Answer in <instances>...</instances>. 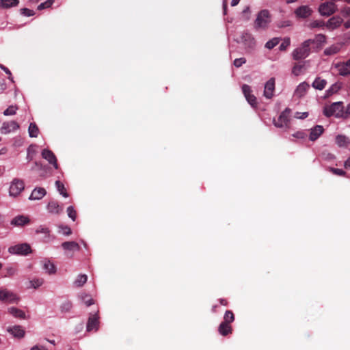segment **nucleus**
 <instances>
[{
	"mask_svg": "<svg viewBox=\"0 0 350 350\" xmlns=\"http://www.w3.org/2000/svg\"><path fill=\"white\" fill-rule=\"evenodd\" d=\"M343 104L342 102L332 103L330 106L325 107L323 113L327 117L335 116L337 118L344 116Z\"/></svg>",
	"mask_w": 350,
	"mask_h": 350,
	"instance_id": "nucleus-1",
	"label": "nucleus"
},
{
	"mask_svg": "<svg viewBox=\"0 0 350 350\" xmlns=\"http://www.w3.org/2000/svg\"><path fill=\"white\" fill-rule=\"evenodd\" d=\"M312 51V48L310 47L308 44L305 40L301 43V44L296 48L292 53L293 59L295 60H300L302 59H305L309 56L310 52Z\"/></svg>",
	"mask_w": 350,
	"mask_h": 350,
	"instance_id": "nucleus-2",
	"label": "nucleus"
},
{
	"mask_svg": "<svg viewBox=\"0 0 350 350\" xmlns=\"http://www.w3.org/2000/svg\"><path fill=\"white\" fill-rule=\"evenodd\" d=\"M327 38L324 34H317L313 39L306 40V42L310 47L312 48V51H318L321 50L324 44L326 43Z\"/></svg>",
	"mask_w": 350,
	"mask_h": 350,
	"instance_id": "nucleus-3",
	"label": "nucleus"
},
{
	"mask_svg": "<svg viewBox=\"0 0 350 350\" xmlns=\"http://www.w3.org/2000/svg\"><path fill=\"white\" fill-rule=\"evenodd\" d=\"M269 12L267 10H262L258 12L256 19L254 22V26L256 29H265L270 23Z\"/></svg>",
	"mask_w": 350,
	"mask_h": 350,
	"instance_id": "nucleus-4",
	"label": "nucleus"
},
{
	"mask_svg": "<svg viewBox=\"0 0 350 350\" xmlns=\"http://www.w3.org/2000/svg\"><path fill=\"white\" fill-rule=\"evenodd\" d=\"M291 110L286 108L281 113L277 120H273L274 125L278 128H288L289 126V116Z\"/></svg>",
	"mask_w": 350,
	"mask_h": 350,
	"instance_id": "nucleus-5",
	"label": "nucleus"
},
{
	"mask_svg": "<svg viewBox=\"0 0 350 350\" xmlns=\"http://www.w3.org/2000/svg\"><path fill=\"white\" fill-rule=\"evenodd\" d=\"M25 189V183L22 180L14 178L10 187V196L13 197L18 196Z\"/></svg>",
	"mask_w": 350,
	"mask_h": 350,
	"instance_id": "nucleus-6",
	"label": "nucleus"
},
{
	"mask_svg": "<svg viewBox=\"0 0 350 350\" xmlns=\"http://www.w3.org/2000/svg\"><path fill=\"white\" fill-rule=\"evenodd\" d=\"M336 10V5L332 1L321 3L319 7V12L321 16H329Z\"/></svg>",
	"mask_w": 350,
	"mask_h": 350,
	"instance_id": "nucleus-7",
	"label": "nucleus"
},
{
	"mask_svg": "<svg viewBox=\"0 0 350 350\" xmlns=\"http://www.w3.org/2000/svg\"><path fill=\"white\" fill-rule=\"evenodd\" d=\"M242 92L248 103L254 108L257 107L258 103L256 96L252 94L251 87L247 84L242 86Z\"/></svg>",
	"mask_w": 350,
	"mask_h": 350,
	"instance_id": "nucleus-8",
	"label": "nucleus"
},
{
	"mask_svg": "<svg viewBox=\"0 0 350 350\" xmlns=\"http://www.w3.org/2000/svg\"><path fill=\"white\" fill-rule=\"evenodd\" d=\"M0 301L8 303H16L18 301V298L14 293L5 288H0Z\"/></svg>",
	"mask_w": 350,
	"mask_h": 350,
	"instance_id": "nucleus-9",
	"label": "nucleus"
},
{
	"mask_svg": "<svg viewBox=\"0 0 350 350\" xmlns=\"http://www.w3.org/2000/svg\"><path fill=\"white\" fill-rule=\"evenodd\" d=\"M9 252L10 253L22 254V255H27L31 253V247L27 243L19 244L13 247H10L9 248Z\"/></svg>",
	"mask_w": 350,
	"mask_h": 350,
	"instance_id": "nucleus-10",
	"label": "nucleus"
},
{
	"mask_svg": "<svg viewBox=\"0 0 350 350\" xmlns=\"http://www.w3.org/2000/svg\"><path fill=\"white\" fill-rule=\"evenodd\" d=\"M343 23V19L338 16H335L332 18H330L326 23H325V27L330 30H334L337 28H338Z\"/></svg>",
	"mask_w": 350,
	"mask_h": 350,
	"instance_id": "nucleus-11",
	"label": "nucleus"
},
{
	"mask_svg": "<svg viewBox=\"0 0 350 350\" xmlns=\"http://www.w3.org/2000/svg\"><path fill=\"white\" fill-rule=\"evenodd\" d=\"M241 42L245 45L247 51L250 52L251 50L254 49L256 46V42L252 36L247 33H243L241 36Z\"/></svg>",
	"mask_w": 350,
	"mask_h": 350,
	"instance_id": "nucleus-12",
	"label": "nucleus"
},
{
	"mask_svg": "<svg viewBox=\"0 0 350 350\" xmlns=\"http://www.w3.org/2000/svg\"><path fill=\"white\" fill-rule=\"evenodd\" d=\"M295 14L298 18H306L309 17L312 13V9L308 5H301L295 10Z\"/></svg>",
	"mask_w": 350,
	"mask_h": 350,
	"instance_id": "nucleus-13",
	"label": "nucleus"
},
{
	"mask_svg": "<svg viewBox=\"0 0 350 350\" xmlns=\"http://www.w3.org/2000/svg\"><path fill=\"white\" fill-rule=\"evenodd\" d=\"M19 129V124L15 121L5 122L1 128V133L8 134Z\"/></svg>",
	"mask_w": 350,
	"mask_h": 350,
	"instance_id": "nucleus-14",
	"label": "nucleus"
},
{
	"mask_svg": "<svg viewBox=\"0 0 350 350\" xmlns=\"http://www.w3.org/2000/svg\"><path fill=\"white\" fill-rule=\"evenodd\" d=\"M42 157L53 165L55 169L58 168L56 157L51 150L44 149L42 152Z\"/></svg>",
	"mask_w": 350,
	"mask_h": 350,
	"instance_id": "nucleus-15",
	"label": "nucleus"
},
{
	"mask_svg": "<svg viewBox=\"0 0 350 350\" xmlns=\"http://www.w3.org/2000/svg\"><path fill=\"white\" fill-rule=\"evenodd\" d=\"M275 90V79L271 78L265 85L264 96L267 98H271Z\"/></svg>",
	"mask_w": 350,
	"mask_h": 350,
	"instance_id": "nucleus-16",
	"label": "nucleus"
},
{
	"mask_svg": "<svg viewBox=\"0 0 350 350\" xmlns=\"http://www.w3.org/2000/svg\"><path fill=\"white\" fill-rule=\"evenodd\" d=\"M46 209L49 213L54 215H59L63 211V207L61 206L57 201H50L47 206Z\"/></svg>",
	"mask_w": 350,
	"mask_h": 350,
	"instance_id": "nucleus-17",
	"label": "nucleus"
},
{
	"mask_svg": "<svg viewBox=\"0 0 350 350\" xmlns=\"http://www.w3.org/2000/svg\"><path fill=\"white\" fill-rule=\"evenodd\" d=\"M98 317L97 314H92L88 319L87 323V331L97 330L98 327Z\"/></svg>",
	"mask_w": 350,
	"mask_h": 350,
	"instance_id": "nucleus-18",
	"label": "nucleus"
},
{
	"mask_svg": "<svg viewBox=\"0 0 350 350\" xmlns=\"http://www.w3.org/2000/svg\"><path fill=\"white\" fill-rule=\"evenodd\" d=\"M338 73L342 76L350 75V59L346 62L336 64Z\"/></svg>",
	"mask_w": 350,
	"mask_h": 350,
	"instance_id": "nucleus-19",
	"label": "nucleus"
},
{
	"mask_svg": "<svg viewBox=\"0 0 350 350\" xmlns=\"http://www.w3.org/2000/svg\"><path fill=\"white\" fill-rule=\"evenodd\" d=\"M8 332L13 335L15 338H23L25 334V330L20 325H14L7 328Z\"/></svg>",
	"mask_w": 350,
	"mask_h": 350,
	"instance_id": "nucleus-20",
	"label": "nucleus"
},
{
	"mask_svg": "<svg viewBox=\"0 0 350 350\" xmlns=\"http://www.w3.org/2000/svg\"><path fill=\"white\" fill-rule=\"evenodd\" d=\"M324 129L321 125H317L310 130L309 139L314 142L317 140L323 133Z\"/></svg>",
	"mask_w": 350,
	"mask_h": 350,
	"instance_id": "nucleus-21",
	"label": "nucleus"
},
{
	"mask_svg": "<svg viewBox=\"0 0 350 350\" xmlns=\"http://www.w3.org/2000/svg\"><path fill=\"white\" fill-rule=\"evenodd\" d=\"M30 220L28 217L25 215H18L12 219L10 224L15 226H23L29 224Z\"/></svg>",
	"mask_w": 350,
	"mask_h": 350,
	"instance_id": "nucleus-22",
	"label": "nucleus"
},
{
	"mask_svg": "<svg viewBox=\"0 0 350 350\" xmlns=\"http://www.w3.org/2000/svg\"><path fill=\"white\" fill-rule=\"evenodd\" d=\"M46 193L45 189L42 187H36L31 192L29 200H36L42 199Z\"/></svg>",
	"mask_w": 350,
	"mask_h": 350,
	"instance_id": "nucleus-23",
	"label": "nucleus"
},
{
	"mask_svg": "<svg viewBox=\"0 0 350 350\" xmlns=\"http://www.w3.org/2000/svg\"><path fill=\"white\" fill-rule=\"evenodd\" d=\"M218 332L221 335L226 336L232 334V328L230 323L221 322L219 325Z\"/></svg>",
	"mask_w": 350,
	"mask_h": 350,
	"instance_id": "nucleus-24",
	"label": "nucleus"
},
{
	"mask_svg": "<svg viewBox=\"0 0 350 350\" xmlns=\"http://www.w3.org/2000/svg\"><path fill=\"white\" fill-rule=\"evenodd\" d=\"M43 269L49 274H54L56 272V267L49 260L45 259L42 261Z\"/></svg>",
	"mask_w": 350,
	"mask_h": 350,
	"instance_id": "nucleus-25",
	"label": "nucleus"
},
{
	"mask_svg": "<svg viewBox=\"0 0 350 350\" xmlns=\"http://www.w3.org/2000/svg\"><path fill=\"white\" fill-rule=\"evenodd\" d=\"M62 247L64 250L75 251L79 250L80 246L75 241H66L62 244Z\"/></svg>",
	"mask_w": 350,
	"mask_h": 350,
	"instance_id": "nucleus-26",
	"label": "nucleus"
},
{
	"mask_svg": "<svg viewBox=\"0 0 350 350\" xmlns=\"http://www.w3.org/2000/svg\"><path fill=\"white\" fill-rule=\"evenodd\" d=\"M8 312L15 318L21 319H25L26 318L25 313L22 310L15 307H11L8 308Z\"/></svg>",
	"mask_w": 350,
	"mask_h": 350,
	"instance_id": "nucleus-27",
	"label": "nucleus"
},
{
	"mask_svg": "<svg viewBox=\"0 0 350 350\" xmlns=\"http://www.w3.org/2000/svg\"><path fill=\"white\" fill-rule=\"evenodd\" d=\"M309 85L307 83H301L297 86L295 94L299 98H301L306 94Z\"/></svg>",
	"mask_w": 350,
	"mask_h": 350,
	"instance_id": "nucleus-28",
	"label": "nucleus"
},
{
	"mask_svg": "<svg viewBox=\"0 0 350 350\" xmlns=\"http://www.w3.org/2000/svg\"><path fill=\"white\" fill-rule=\"evenodd\" d=\"M18 3V0H0V8H10L17 6Z\"/></svg>",
	"mask_w": 350,
	"mask_h": 350,
	"instance_id": "nucleus-29",
	"label": "nucleus"
},
{
	"mask_svg": "<svg viewBox=\"0 0 350 350\" xmlns=\"http://www.w3.org/2000/svg\"><path fill=\"white\" fill-rule=\"evenodd\" d=\"M327 81L320 77H317L312 83V87L317 90H322L325 88Z\"/></svg>",
	"mask_w": 350,
	"mask_h": 350,
	"instance_id": "nucleus-30",
	"label": "nucleus"
},
{
	"mask_svg": "<svg viewBox=\"0 0 350 350\" xmlns=\"http://www.w3.org/2000/svg\"><path fill=\"white\" fill-rule=\"evenodd\" d=\"M29 134L31 137H36L39 133V129L36 123H30L28 129Z\"/></svg>",
	"mask_w": 350,
	"mask_h": 350,
	"instance_id": "nucleus-31",
	"label": "nucleus"
},
{
	"mask_svg": "<svg viewBox=\"0 0 350 350\" xmlns=\"http://www.w3.org/2000/svg\"><path fill=\"white\" fill-rule=\"evenodd\" d=\"M305 64L300 63H295L292 68V73L295 76H299L303 72Z\"/></svg>",
	"mask_w": 350,
	"mask_h": 350,
	"instance_id": "nucleus-32",
	"label": "nucleus"
},
{
	"mask_svg": "<svg viewBox=\"0 0 350 350\" xmlns=\"http://www.w3.org/2000/svg\"><path fill=\"white\" fill-rule=\"evenodd\" d=\"M340 51V46L336 44L332 45L331 46L327 48L324 51V54L325 55H332L338 53Z\"/></svg>",
	"mask_w": 350,
	"mask_h": 350,
	"instance_id": "nucleus-33",
	"label": "nucleus"
},
{
	"mask_svg": "<svg viewBox=\"0 0 350 350\" xmlns=\"http://www.w3.org/2000/svg\"><path fill=\"white\" fill-rule=\"evenodd\" d=\"M88 280V276L85 274L79 275L77 279L75 280L74 284L77 287L82 286L84 284L86 283Z\"/></svg>",
	"mask_w": 350,
	"mask_h": 350,
	"instance_id": "nucleus-34",
	"label": "nucleus"
},
{
	"mask_svg": "<svg viewBox=\"0 0 350 350\" xmlns=\"http://www.w3.org/2000/svg\"><path fill=\"white\" fill-rule=\"evenodd\" d=\"M36 234L42 233L45 234V238L47 239V240H45V241H48L50 238V230L49 228L45 227L44 226H40L36 230Z\"/></svg>",
	"mask_w": 350,
	"mask_h": 350,
	"instance_id": "nucleus-35",
	"label": "nucleus"
},
{
	"mask_svg": "<svg viewBox=\"0 0 350 350\" xmlns=\"http://www.w3.org/2000/svg\"><path fill=\"white\" fill-rule=\"evenodd\" d=\"M336 144L340 146H347L349 144V139L345 135H338L336 138Z\"/></svg>",
	"mask_w": 350,
	"mask_h": 350,
	"instance_id": "nucleus-36",
	"label": "nucleus"
},
{
	"mask_svg": "<svg viewBox=\"0 0 350 350\" xmlns=\"http://www.w3.org/2000/svg\"><path fill=\"white\" fill-rule=\"evenodd\" d=\"M234 321V315L231 310H226L224 317V323H231Z\"/></svg>",
	"mask_w": 350,
	"mask_h": 350,
	"instance_id": "nucleus-37",
	"label": "nucleus"
},
{
	"mask_svg": "<svg viewBox=\"0 0 350 350\" xmlns=\"http://www.w3.org/2000/svg\"><path fill=\"white\" fill-rule=\"evenodd\" d=\"M55 185L57 186L58 191L65 198H67L68 196V193L66 191V188L64 185V184L60 182L59 180H57L55 182Z\"/></svg>",
	"mask_w": 350,
	"mask_h": 350,
	"instance_id": "nucleus-38",
	"label": "nucleus"
},
{
	"mask_svg": "<svg viewBox=\"0 0 350 350\" xmlns=\"http://www.w3.org/2000/svg\"><path fill=\"white\" fill-rule=\"evenodd\" d=\"M81 299L86 305V306H90L94 304V299L90 297V295L88 294H81Z\"/></svg>",
	"mask_w": 350,
	"mask_h": 350,
	"instance_id": "nucleus-39",
	"label": "nucleus"
},
{
	"mask_svg": "<svg viewBox=\"0 0 350 350\" xmlns=\"http://www.w3.org/2000/svg\"><path fill=\"white\" fill-rule=\"evenodd\" d=\"M324 27H325V23L323 20H315L309 25V27L311 29L317 27L323 28Z\"/></svg>",
	"mask_w": 350,
	"mask_h": 350,
	"instance_id": "nucleus-40",
	"label": "nucleus"
},
{
	"mask_svg": "<svg viewBox=\"0 0 350 350\" xmlns=\"http://www.w3.org/2000/svg\"><path fill=\"white\" fill-rule=\"evenodd\" d=\"M44 283V280L42 278H35L32 280L29 281V284L33 288H38L40 286H42Z\"/></svg>",
	"mask_w": 350,
	"mask_h": 350,
	"instance_id": "nucleus-41",
	"label": "nucleus"
},
{
	"mask_svg": "<svg viewBox=\"0 0 350 350\" xmlns=\"http://www.w3.org/2000/svg\"><path fill=\"white\" fill-rule=\"evenodd\" d=\"M280 40H279V38H274L270 40H269L266 44H265V46L269 49H272L273 48H274L276 45L278 44Z\"/></svg>",
	"mask_w": 350,
	"mask_h": 350,
	"instance_id": "nucleus-42",
	"label": "nucleus"
},
{
	"mask_svg": "<svg viewBox=\"0 0 350 350\" xmlns=\"http://www.w3.org/2000/svg\"><path fill=\"white\" fill-rule=\"evenodd\" d=\"M72 307V304L70 301H66L61 305V310L64 312H69Z\"/></svg>",
	"mask_w": 350,
	"mask_h": 350,
	"instance_id": "nucleus-43",
	"label": "nucleus"
},
{
	"mask_svg": "<svg viewBox=\"0 0 350 350\" xmlns=\"http://www.w3.org/2000/svg\"><path fill=\"white\" fill-rule=\"evenodd\" d=\"M18 107L16 106L11 105L4 111L3 114L5 116L14 115Z\"/></svg>",
	"mask_w": 350,
	"mask_h": 350,
	"instance_id": "nucleus-44",
	"label": "nucleus"
},
{
	"mask_svg": "<svg viewBox=\"0 0 350 350\" xmlns=\"http://www.w3.org/2000/svg\"><path fill=\"white\" fill-rule=\"evenodd\" d=\"M67 213L70 218H71L73 221H75L77 217V212L74 209L73 206H70L67 208Z\"/></svg>",
	"mask_w": 350,
	"mask_h": 350,
	"instance_id": "nucleus-45",
	"label": "nucleus"
},
{
	"mask_svg": "<svg viewBox=\"0 0 350 350\" xmlns=\"http://www.w3.org/2000/svg\"><path fill=\"white\" fill-rule=\"evenodd\" d=\"M54 2V0H47L46 1L42 3L38 7V10H41L45 8H50Z\"/></svg>",
	"mask_w": 350,
	"mask_h": 350,
	"instance_id": "nucleus-46",
	"label": "nucleus"
},
{
	"mask_svg": "<svg viewBox=\"0 0 350 350\" xmlns=\"http://www.w3.org/2000/svg\"><path fill=\"white\" fill-rule=\"evenodd\" d=\"M329 172L337 176H345L346 175V172L341 169L329 167Z\"/></svg>",
	"mask_w": 350,
	"mask_h": 350,
	"instance_id": "nucleus-47",
	"label": "nucleus"
},
{
	"mask_svg": "<svg viewBox=\"0 0 350 350\" xmlns=\"http://www.w3.org/2000/svg\"><path fill=\"white\" fill-rule=\"evenodd\" d=\"M291 40L289 38H285L281 44L280 45V51H285L286 48L290 45Z\"/></svg>",
	"mask_w": 350,
	"mask_h": 350,
	"instance_id": "nucleus-48",
	"label": "nucleus"
},
{
	"mask_svg": "<svg viewBox=\"0 0 350 350\" xmlns=\"http://www.w3.org/2000/svg\"><path fill=\"white\" fill-rule=\"evenodd\" d=\"M340 88V86L337 84V83H335V84H333L330 88L329 89L327 90V94L329 95H332L333 94H335L336 93Z\"/></svg>",
	"mask_w": 350,
	"mask_h": 350,
	"instance_id": "nucleus-49",
	"label": "nucleus"
},
{
	"mask_svg": "<svg viewBox=\"0 0 350 350\" xmlns=\"http://www.w3.org/2000/svg\"><path fill=\"white\" fill-rule=\"evenodd\" d=\"M246 62V59L244 57L237 58L234 61V66L237 68L241 67L243 64Z\"/></svg>",
	"mask_w": 350,
	"mask_h": 350,
	"instance_id": "nucleus-50",
	"label": "nucleus"
},
{
	"mask_svg": "<svg viewBox=\"0 0 350 350\" xmlns=\"http://www.w3.org/2000/svg\"><path fill=\"white\" fill-rule=\"evenodd\" d=\"M21 14L26 16H31L34 14V12L28 8H23L21 10Z\"/></svg>",
	"mask_w": 350,
	"mask_h": 350,
	"instance_id": "nucleus-51",
	"label": "nucleus"
},
{
	"mask_svg": "<svg viewBox=\"0 0 350 350\" xmlns=\"http://www.w3.org/2000/svg\"><path fill=\"white\" fill-rule=\"evenodd\" d=\"M60 228L62 229V232L63 234L68 236L72 234V230L70 227L68 226H61Z\"/></svg>",
	"mask_w": 350,
	"mask_h": 350,
	"instance_id": "nucleus-52",
	"label": "nucleus"
},
{
	"mask_svg": "<svg viewBox=\"0 0 350 350\" xmlns=\"http://www.w3.org/2000/svg\"><path fill=\"white\" fill-rule=\"evenodd\" d=\"M308 116V112H303V113L296 112L294 116H295V118H298V119H304V118H307Z\"/></svg>",
	"mask_w": 350,
	"mask_h": 350,
	"instance_id": "nucleus-53",
	"label": "nucleus"
},
{
	"mask_svg": "<svg viewBox=\"0 0 350 350\" xmlns=\"http://www.w3.org/2000/svg\"><path fill=\"white\" fill-rule=\"evenodd\" d=\"M340 12L345 16H350V7H345Z\"/></svg>",
	"mask_w": 350,
	"mask_h": 350,
	"instance_id": "nucleus-54",
	"label": "nucleus"
},
{
	"mask_svg": "<svg viewBox=\"0 0 350 350\" xmlns=\"http://www.w3.org/2000/svg\"><path fill=\"white\" fill-rule=\"evenodd\" d=\"M293 136L296 138L304 139L306 136V135L304 132L298 131L293 134Z\"/></svg>",
	"mask_w": 350,
	"mask_h": 350,
	"instance_id": "nucleus-55",
	"label": "nucleus"
},
{
	"mask_svg": "<svg viewBox=\"0 0 350 350\" xmlns=\"http://www.w3.org/2000/svg\"><path fill=\"white\" fill-rule=\"evenodd\" d=\"M6 270H7V275H8V276H12L16 272L15 269L14 268H12V267L7 268Z\"/></svg>",
	"mask_w": 350,
	"mask_h": 350,
	"instance_id": "nucleus-56",
	"label": "nucleus"
},
{
	"mask_svg": "<svg viewBox=\"0 0 350 350\" xmlns=\"http://www.w3.org/2000/svg\"><path fill=\"white\" fill-rule=\"evenodd\" d=\"M1 69H2L3 70H4V71L5 72V73H7V74L9 75V79H11V80H12V77H11V76H12V73H11V72L10 71V70H9L8 68H6L5 66H1Z\"/></svg>",
	"mask_w": 350,
	"mask_h": 350,
	"instance_id": "nucleus-57",
	"label": "nucleus"
},
{
	"mask_svg": "<svg viewBox=\"0 0 350 350\" xmlns=\"http://www.w3.org/2000/svg\"><path fill=\"white\" fill-rule=\"evenodd\" d=\"M30 350H47V349L43 346L36 345V346L33 347Z\"/></svg>",
	"mask_w": 350,
	"mask_h": 350,
	"instance_id": "nucleus-58",
	"label": "nucleus"
},
{
	"mask_svg": "<svg viewBox=\"0 0 350 350\" xmlns=\"http://www.w3.org/2000/svg\"><path fill=\"white\" fill-rule=\"evenodd\" d=\"M345 117H347V115L350 114V103H349L347 106L346 111H345Z\"/></svg>",
	"mask_w": 350,
	"mask_h": 350,
	"instance_id": "nucleus-59",
	"label": "nucleus"
},
{
	"mask_svg": "<svg viewBox=\"0 0 350 350\" xmlns=\"http://www.w3.org/2000/svg\"><path fill=\"white\" fill-rule=\"evenodd\" d=\"M219 303L221 305H223V306H227L228 304V301L226 299H220Z\"/></svg>",
	"mask_w": 350,
	"mask_h": 350,
	"instance_id": "nucleus-60",
	"label": "nucleus"
},
{
	"mask_svg": "<svg viewBox=\"0 0 350 350\" xmlns=\"http://www.w3.org/2000/svg\"><path fill=\"white\" fill-rule=\"evenodd\" d=\"M345 168H350V157L345 162Z\"/></svg>",
	"mask_w": 350,
	"mask_h": 350,
	"instance_id": "nucleus-61",
	"label": "nucleus"
},
{
	"mask_svg": "<svg viewBox=\"0 0 350 350\" xmlns=\"http://www.w3.org/2000/svg\"><path fill=\"white\" fill-rule=\"evenodd\" d=\"M344 27L346 29L350 28V20L344 23Z\"/></svg>",
	"mask_w": 350,
	"mask_h": 350,
	"instance_id": "nucleus-62",
	"label": "nucleus"
},
{
	"mask_svg": "<svg viewBox=\"0 0 350 350\" xmlns=\"http://www.w3.org/2000/svg\"><path fill=\"white\" fill-rule=\"evenodd\" d=\"M240 0H232L231 1V5L232 6H235L237 5H238V3H239Z\"/></svg>",
	"mask_w": 350,
	"mask_h": 350,
	"instance_id": "nucleus-63",
	"label": "nucleus"
},
{
	"mask_svg": "<svg viewBox=\"0 0 350 350\" xmlns=\"http://www.w3.org/2000/svg\"><path fill=\"white\" fill-rule=\"evenodd\" d=\"M5 88V84L3 83H0V90L3 91Z\"/></svg>",
	"mask_w": 350,
	"mask_h": 350,
	"instance_id": "nucleus-64",
	"label": "nucleus"
}]
</instances>
